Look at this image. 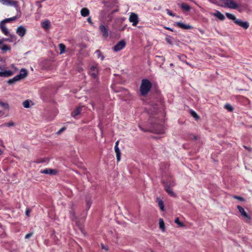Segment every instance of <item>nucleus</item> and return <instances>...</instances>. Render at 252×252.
Returning a JSON list of instances; mask_svg holds the SVG:
<instances>
[{"instance_id": "1", "label": "nucleus", "mask_w": 252, "mask_h": 252, "mask_svg": "<svg viewBox=\"0 0 252 252\" xmlns=\"http://www.w3.org/2000/svg\"><path fill=\"white\" fill-rule=\"evenodd\" d=\"M152 87L151 82L147 79H144L141 81L140 92L142 95H146Z\"/></svg>"}, {"instance_id": "2", "label": "nucleus", "mask_w": 252, "mask_h": 252, "mask_svg": "<svg viewBox=\"0 0 252 252\" xmlns=\"http://www.w3.org/2000/svg\"><path fill=\"white\" fill-rule=\"evenodd\" d=\"M163 184L166 192L171 196H175V193L171 189V188L175 186L174 182L171 180H169L166 182L164 181Z\"/></svg>"}, {"instance_id": "3", "label": "nucleus", "mask_w": 252, "mask_h": 252, "mask_svg": "<svg viewBox=\"0 0 252 252\" xmlns=\"http://www.w3.org/2000/svg\"><path fill=\"white\" fill-rule=\"evenodd\" d=\"M98 73V66L97 64L92 65L89 70V74L92 78L95 79L97 81L98 80L97 74Z\"/></svg>"}, {"instance_id": "4", "label": "nucleus", "mask_w": 252, "mask_h": 252, "mask_svg": "<svg viewBox=\"0 0 252 252\" xmlns=\"http://www.w3.org/2000/svg\"><path fill=\"white\" fill-rule=\"evenodd\" d=\"M128 20L133 26H136L139 21L138 15L133 12L130 13Z\"/></svg>"}, {"instance_id": "5", "label": "nucleus", "mask_w": 252, "mask_h": 252, "mask_svg": "<svg viewBox=\"0 0 252 252\" xmlns=\"http://www.w3.org/2000/svg\"><path fill=\"white\" fill-rule=\"evenodd\" d=\"M3 4L5 5L13 6L16 9L18 12H20V7L18 2L13 0H4Z\"/></svg>"}, {"instance_id": "6", "label": "nucleus", "mask_w": 252, "mask_h": 252, "mask_svg": "<svg viewBox=\"0 0 252 252\" xmlns=\"http://www.w3.org/2000/svg\"><path fill=\"white\" fill-rule=\"evenodd\" d=\"M237 209H238L241 215L244 217L246 221L249 222L251 220V217L246 212L244 209L240 206H237Z\"/></svg>"}, {"instance_id": "7", "label": "nucleus", "mask_w": 252, "mask_h": 252, "mask_svg": "<svg viewBox=\"0 0 252 252\" xmlns=\"http://www.w3.org/2000/svg\"><path fill=\"white\" fill-rule=\"evenodd\" d=\"M126 44V42L124 40H122L114 46L113 49L116 52L119 51L125 48Z\"/></svg>"}, {"instance_id": "8", "label": "nucleus", "mask_w": 252, "mask_h": 252, "mask_svg": "<svg viewBox=\"0 0 252 252\" xmlns=\"http://www.w3.org/2000/svg\"><path fill=\"white\" fill-rule=\"evenodd\" d=\"M99 29L103 37L106 38L108 36V27L107 26L101 24L99 26Z\"/></svg>"}, {"instance_id": "9", "label": "nucleus", "mask_w": 252, "mask_h": 252, "mask_svg": "<svg viewBox=\"0 0 252 252\" xmlns=\"http://www.w3.org/2000/svg\"><path fill=\"white\" fill-rule=\"evenodd\" d=\"M235 24L246 30L249 27V23L248 22L243 21L241 20L238 19L236 20L235 21Z\"/></svg>"}, {"instance_id": "10", "label": "nucleus", "mask_w": 252, "mask_h": 252, "mask_svg": "<svg viewBox=\"0 0 252 252\" xmlns=\"http://www.w3.org/2000/svg\"><path fill=\"white\" fill-rule=\"evenodd\" d=\"M26 29L23 26H20L18 27L16 30V33L21 37L24 36L26 34Z\"/></svg>"}, {"instance_id": "11", "label": "nucleus", "mask_w": 252, "mask_h": 252, "mask_svg": "<svg viewBox=\"0 0 252 252\" xmlns=\"http://www.w3.org/2000/svg\"><path fill=\"white\" fill-rule=\"evenodd\" d=\"M119 142V141H117L116 142L115 147H114L115 152L116 154V157H117V159L118 161H119L121 160V152L118 147Z\"/></svg>"}, {"instance_id": "12", "label": "nucleus", "mask_w": 252, "mask_h": 252, "mask_svg": "<svg viewBox=\"0 0 252 252\" xmlns=\"http://www.w3.org/2000/svg\"><path fill=\"white\" fill-rule=\"evenodd\" d=\"M40 172L42 174H49V175H55L57 173V171L55 169L46 168L45 169L41 170Z\"/></svg>"}, {"instance_id": "13", "label": "nucleus", "mask_w": 252, "mask_h": 252, "mask_svg": "<svg viewBox=\"0 0 252 252\" xmlns=\"http://www.w3.org/2000/svg\"><path fill=\"white\" fill-rule=\"evenodd\" d=\"M5 23L1 21L0 23V29L3 33H4L5 35H8L9 31L8 29L5 27Z\"/></svg>"}, {"instance_id": "14", "label": "nucleus", "mask_w": 252, "mask_h": 252, "mask_svg": "<svg viewBox=\"0 0 252 252\" xmlns=\"http://www.w3.org/2000/svg\"><path fill=\"white\" fill-rule=\"evenodd\" d=\"M13 74V72L11 70H4L0 71V77H8L11 76Z\"/></svg>"}, {"instance_id": "15", "label": "nucleus", "mask_w": 252, "mask_h": 252, "mask_svg": "<svg viewBox=\"0 0 252 252\" xmlns=\"http://www.w3.org/2000/svg\"><path fill=\"white\" fill-rule=\"evenodd\" d=\"M211 14L221 21H223L225 19V16L220 11H216L214 13H212Z\"/></svg>"}, {"instance_id": "16", "label": "nucleus", "mask_w": 252, "mask_h": 252, "mask_svg": "<svg viewBox=\"0 0 252 252\" xmlns=\"http://www.w3.org/2000/svg\"><path fill=\"white\" fill-rule=\"evenodd\" d=\"M176 25L178 27L184 29H191L192 27L189 25L185 24L182 22H178L176 23Z\"/></svg>"}, {"instance_id": "17", "label": "nucleus", "mask_w": 252, "mask_h": 252, "mask_svg": "<svg viewBox=\"0 0 252 252\" xmlns=\"http://www.w3.org/2000/svg\"><path fill=\"white\" fill-rule=\"evenodd\" d=\"M18 75L20 77H21V79H23L27 76V70L26 69L23 68L21 69L19 74Z\"/></svg>"}, {"instance_id": "18", "label": "nucleus", "mask_w": 252, "mask_h": 252, "mask_svg": "<svg viewBox=\"0 0 252 252\" xmlns=\"http://www.w3.org/2000/svg\"><path fill=\"white\" fill-rule=\"evenodd\" d=\"M41 26L45 30H48L50 27V22L49 20L43 21L41 23Z\"/></svg>"}, {"instance_id": "19", "label": "nucleus", "mask_w": 252, "mask_h": 252, "mask_svg": "<svg viewBox=\"0 0 252 252\" xmlns=\"http://www.w3.org/2000/svg\"><path fill=\"white\" fill-rule=\"evenodd\" d=\"M90 14L89 10L87 8H83L81 10V14L83 17H86Z\"/></svg>"}, {"instance_id": "20", "label": "nucleus", "mask_w": 252, "mask_h": 252, "mask_svg": "<svg viewBox=\"0 0 252 252\" xmlns=\"http://www.w3.org/2000/svg\"><path fill=\"white\" fill-rule=\"evenodd\" d=\"M82 107H77L73 112L71 113V116L73 117H75L80 113Z\"/></svg>"}, {"instance_id": "21", "label": "nucleus", "mask_w": 252, "mask_h": 252, "mask_svg": "<svg viewBox=\"0 0 252 252\" xmlns=\"http://www.w3.org/2000/svg\"><path fill=\"white\" fill-rule=\"evenodd\" d=\"M157 200L158 202V204L160 209L161 211H163L164 207L163 202L159 198H157Z\"/></svg>"}, {"instance_id": "22", "label": "nucleus", "mask_w": 252, "mask_h": 252, "mask_svg": "<svg viewBox=\"0 0 252 252\" xmlns=\"http://www.w3.org/2000/svg\"><path fill=\"white\" fill-rule=\"evenodd\" d=\"M159 228L162 231H164L165 230V225L163 220L162 219H159Z\"/></svg>"}, {"instance_id": "23", "label": "nucleus", "mask_w": 252, "mask_h": 252, "mask_svg": "<svg viewBox=\"0 0 252 252\" xmlns=\"http://www.w3.org/2000/svg\"><path fill=\"white\" fill-rule=\"evenodd\" d=\"M226 16L228 19L233 20L234 23L236 20L237 19L234 15L231 13H226Z\"/></svg>"}, {"instance_id": "24", "label": "nucleus", "mask_w": 252, "mask_h": 252, "mask_svg": "<svg viewBox=\"0 0 252 252\" xmlns=\"http://www.w3.org/2000/svg\"><path fill=\"white\" fill-rule=\"evenodd\" d=\"M17 18H18L17 16H14L12 18L5 19L4 20H2V21L4 22L5 23H6L8 22H10L13 21L15 20Z\"/></svg>"}, {"instance_id": "25", "label": "nucleus", "mask_w": 252, "mask_h": 252, "mask_svg": "<svg viewBox=\"0 0 252 252\" xmlns=\"http://www.w3.org/2000/svg\"><path fill=\"white\" fill-rule=\"evenodd\" d=\"M59 48L60 50V54H62L65 52V46L63 43H60L59 44Z\"/></svg>"}, {"instance_id": "26", "label": "nucleus", "mask_w": 252, "mask_h": 252, "mask_svg": "<svg viewBox=\"0 0 252 252\" xmlns=\"http://www.w3.org/2000/svg\"><path fill=\"white\" fill-rule=\"evenodd\" d=\"M173 37L172 36H169V35H167L165 38L166 41L168 43H169L171 45H172L173 44Z\"/></svg>"}, {"instance_id": "27", "label": "nucleus", "mask_w": 252, "mask_h": 252, "mask_svg": "<svg viewBox=\"0 0 252 252\" xmlns=\"http://www.w3.org/2000/svg\"><path fill=\"white\" fill-rule=\"evenodd\" d=\"M181 8L186 11H189L190 8L189 5L187 3H182Z\"/></svg>"}, {"instance_id": "28", "label": "nucleus", "mask_w": 252, "mask_h": 252, "mask_svg": "<svg viewBox=\"0 0 252 252\" xmlns=\"http://www.w3.org/2000/svg\"><path fill=\"white\" fill-rule=\"evenodd\" d=\"M15 125V124L13 122H10L7 123H5L1 125V126H7V127H10L13 126Z\"/></svg>"}, {"instance_id": "29", "label": "nucleus", "mask_w": 252, "mask_h": 252, "mask_svg": "<svg viewBox=\"0 0 252 252\" xmlns=\"http://www.w3.org/2000/svg\"><path fill=\"white\" fill-rule=\"evenodd\" d=\"M224 108L230 112L232 111L233 110V107L228 103H227L224 105Z\"/></svg>"}, {"instance_id": "30", "label": "nucleus", "mask_w": 252, "mask_h": 252, "mask_svg": "<svg viewBox=\"0 0 252 252\" xmlns=\"http://www.w3.org/2000/svg\"><path fill=\"white\" fill-rule=\"evenodd\" d=\"M175 222L180 227H183L184 226V224H183V223H182V222H181L180 220H179V219L178 218H176L175 220Z\"/></svg>"}, {"instance_id": "31", "label": "nucleus", "mask_w": 252, "mask_h": 252, "mask_svg": "<svg viewBox=\"0 0 252 252\" xmlns=\"http://www.w3.org/2000/svg\"><path fill=\"white\" fill-rule=\"evenodd\" d=\"M95 53L96 54L97 58H101V60H103L104 59V57L102 55L101 53L99 50H96Z\"/></svg>"}, {"instance_id": "32", "label": "nucleus", "mask_w": 252, "mask_h": 252, "mask_svg": "<svg viewBox=\"0 0 252 252\" xmlns=\"http://www.w3.org/2000/svg\"><path fill=\"white\" fill-rule=\"evenodd\" d=\"M0 48L3 51H6L10 49V47L8 45H4Z\"/></svg>"}, {"instance_id": "33", "label": "nucleus", "mask_w": 252, "mask_h": 252, "mask_svg": "<svg viewBox=\"0 0 252 252\" xmlns=\"http://www.w3.org/2000/svg\"><path fill=\"white\" fill-rule=\"evenodd\" d=\"M0 106L4 108L8 109L9 105L7 103L3 102L0 101Z\"/></svg>"}, {"instance_id": "34", "label": "nucleus", "mask_w": 252, "mask_h": 252, "mask_svg": "<svg viewBox=\"0 0 252 252\" xmlns=\"http://www.w3.org/2000/svg\"><path fill=\"white\" fill-rule=\"evenodd\" d=\"M190 114L191 115V116L194 117L195 119H199V116L197 114V113L193 111V110H191L190 111Z\"/></svg>"}, {"instance_id": "35", "label": "nucleus", "mask_w": 252, "mask_h": 252, "mask_svg": "<svg viewBox=\"0 0 252 252\" xmlns=\"http://www.w3.org/2000/svg\"><path fill=\"white\" fill-rule=\"evenodd\" d=\"M70 218L72 220H76V217L75 216V212L73 211H71L70 212Z\"/></svg>"}, {"instance_id": "36", "label": "nucleus", "mask_w": 252, "mask_h": 252, "mask_svg": "<svg viewBox=\"0 0 252 252\" xmlns=\"http://www.w3.org/2000/svg\"><path fill=\"white\" fill-rule=\"evenodd\" d=\"M23 106L25 108H28L30 107V102L27 100L23 102Z\"/></svg>"}, {"instance_id": "37", "label": "nucleus", "mask_w": 252, "mask_h": 252, "mask_svg": "<svg viewBox=\"0 0 252 252\" xmlns=\"http://www.w3.org/2000/svg\"><path fill=\"white\" fill-rule=\"evenodd\" d=\"M91 204H92V203L90 200H88L86 201V206L87 208V210H89L90 208Z\"/></svg>"}, {"instance_id": "38", "label": "nucleus", "mask_w": 252, "mask_h": 252, "mask_svg": "<svg viewBox=\"0 0 252 252\" xmlns=\"http://www.w3.org/2000/svg\"><path fill=\"white\" fill-rule=\"evenodd\" d=\"M15 82H16L15 81V80H14V78H13L12 79H9L8 81H7V83L9 84H14L15 83Z\"/></svg>"}, {"instance_id": "39", "label": "nucleus", "mask_w": 252, "mask_h": 252, "mask_svg": "<svg viewBox=\"0 0 252 252\" xmlns=\"http://www.w3.org/2000/svg\"><path fill=\"white\" fill-rule=\"evenodd\" d=\"M13 78H14V80H15L16 82H17V81L21 80V77H20L18 75H17Z\"/></svg>"}, {"instance_id": "40", "label": "nucleus", "mask_w": 252, "mask_h": 252, "mask_svg": "<svg viewBox=\"0 0 252 252\" xmlns=\"http://www.w3.org/2000/svg\"><path fill=\"white\" fill-rule=\"evenodd\" d=\"M166 11L167 13L169 15L171 16H175V14H174L170 10L166 9Z\"/></svg>"}, {"instance_id": "41", "label": "nucleus", "mask_w": 252, "mask_h": 252, "mask_svg": "<svg viewBox=\"0 0 252 252\" xmlns=\"http://www.w3.org/2000/svg\"><path fill=\"white\" fill-rule=\"evenodd\" d=\"M234 198L235 199H237L240 201H244V199L243 197H240V196H234Z\"/></svg>"}, {"instance_id": "42", "label": "nucleus", "mask_w": 252, "mask_h": 252, "mask_svg": "<svg viewBox=\"0 0 252 252\" xmlns=\"http://www.w3.org/2000/svg\"><path fill=\"white\" fill-rule=\"evenodd\" d=\"M32 235V233H30L26 235L25 238L28 239L30 238Z\"/></svg>"}, {"instance_id": "43", "label": "nucleus", "mask_w": 252, "mask_h": 252, "mask_svg": "<svg viewBox=\"0 0 252 252\" xmlns=\"http://www.w3.org/2000/svg\"><path fill=\"white\" fill-rule=\"evenodd\" d=\"M65 129V128L64 127H63L61 129H60L58 132H57V134H59L60 133H61V132H62Z\"/></svg>"}, {"instance_id": "44", "label": "nucleus", "mask_w": 252, "mask_h": 252, "mask_svg": "<svg viewBox=\"0 0 252 252\" xmlns=\"http://www.w3.org/2000/svg\"><path fill=\"white\" fill-rule=\"evenodd\" d=\"M164 29H166V30H169V31H171V32H173V30L172 29H171V28H169V27H165V26H164Z\"/></svg>"}, {"instance_id": "45", "label": "nucleus", "mask_w": 252, "mask_h": 252, "mask_svg": "<svg viewBox=\"0 0 252 252\" xmlns=\"http://www.w3.org/2000/svg\"><path fill=\"white\" fill-rule=\"evenodd\" d=\"M87 21H88L89 23H90V24H93V22H92V21L91 18L90 17H89V18L87 19Z\"/></svg>"}, {"instance_id": "46", "label": "nucleus", "mask_w": 252, "mask_h": 252, "mask_svg": "<svg viewBox=\"0 0 252 252\" xmlns=\"http://www.w3.org/2000/svg\"><path fill=\"white\" fill-rule=\"evenodd\" d=\"M30 213V210L29 209H27V210L26 211V215L27 216H29Z\"/></svg>"}, {"instance_id": "47", "label": "nucleus", "mask_w": 252, "mask_h": 252, "mask_svg": "<svg viewBox=\"0 0 252 252\" xmlns=\"http://www.w3.org/2000/svg\"><path fill=\"white\" fill-rule=\"evenodd\" d=\"M3 153L2 151H1V150H0V155L2 154Z\"/></svg>"}, {"instance_id": "48", "label": "nucleus", "mask_w": 252, "mask_h": 252, "mask_svg": "<svg viewBox=\"0 0 252 252\" xmlns=\"http://www.w3.org/2000/svg\"><path fill=\"white\" fill-rule=\"evenodd\" d=\"M3 0H0V2L3 4Z\"/></svg>"}, {"instance_id": "49", "label": "nucleus", "mask_w": 252, "mask_h": 252, "mask_svg": "<svg viewBox=\"0 0 252 252\" xmlns=\"http://www.w3.org/2000/svg\"><path fill=\"white\" fill-rule=\"evenodd\" d=\"M193 138L195 140H196L197 138H196V137L195 136H193Z\"/></svg>"}, {"instance_id": "50", "label": "nucleus", "mask_w": 252, "mask_h": 252, "mask_svg": "<svg viewBox=\"0 0 252 252\" xmlns=\"http://www.w3.org/2000/svg\"><path fill=\"white\" fill-rule=\"evenodd\" d=\"M76 223L78 225H79V224H78V222L77 220L76 221Z\"/></svg>"}, {"instance_id": "51", "label": "nucleus", "mask_w": 252, "mask_h": 252, "mask_svg": "<svg viewBox=\"0 0 252 252\" xmlns=\"http://www.w3.org/2000/svg\"><path fill=\"white\" fill-rule=\"evenodd\" d=\"M102 249H105V247H104L103 245H102Z\"/></svg>"}, {"instance_id": "52", "label": "nucleus", "mask_w": 252, "mask_h": 252, "mask_svg": "<svg viewBox=\"0 0 252 252\" xmlns=\"http://www.w3.org/2000/svg\"><path fill=\"white\" fill-rule=\"evenodd\" d=\"M36 162H37V163H41V162H42V161H37Z\"/></svg>"}, {"instance_id": "53", "label": "nucleus", "mask_w": 252, "mask_h": 252, "mask_svg": "<svg viewBox=\"0 0 252 252\" xmlns=\"http://www.w3.org/2000/svg\"><path fill=\"white\" fill-rule=\"evenodd\" d=\"M173 65V64L172 63H171L170 64V66H172Z\"/></svg>"}, {"instance_id": "54", "label": "nucleus", "mask_w": 252, "mask_h": 252, "mask_svg": "<svg viewBox=\"0 0 252 252\" xmlns=\"http://www.w3.org/2000/svg\"><path fill=\"white\" fill-rule=\"evenodd\" d=\"M0 69H1V66H0Z\"/></svg>"}]
</instances>
